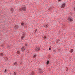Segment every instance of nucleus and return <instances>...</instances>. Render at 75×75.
<instances>
[{
	"mask_svg": "<svg viewBox=\"0 0 75 75\" xmlns=\"http://www.w3.org/2000/svg\"><path fill=\"white\" fill-rule=\"evenodd\" d=\"M65 5H66V3H63L62 5L60 6V7L62 8H65Z\"/></svg>",
	"mask_w": 75,
	"mask_h": 75,
	"instance_id": "nucleus-1",
	"label": "nucleus"
},
{
	"mask_svg": "<svg viewBox=\"0 0 75 75\" xmlns=\"http://www.w3.org/2000/svg\"><path fill=\"white\" fill-rule=\"evenodd\" d=\"M19 28V26L18 25H15L14 27V30H18Z\"/></svg>",
	"mask_w": 75,
	"mask_h": 75,
	"instance_id": "nucleus-2",
	"label": "nucleus"
},
{
	"mask_svg": "<svg viewBox=\"0 0 75 75\" xmlns=\"http://www.w3.org/2000/svg\"><path fill=\"white\" fill-rule=\"evenodd\" d=\"M67 20H68V21H69L70 22H71V23L73 21V20L71 18L69 17H68V18Z\"/></svg>",
	"mask_w": 75,
	"mask_h": 75,
	"instance_id": "nucleus-3",
	"label": "nucleus"
},
{
	"mask_svg": "<svg viewBox=\"0 0 75 75\" xmlns=\"http://www.w3.org/2000/svg\"><path fill=\"white\" fill-rule=\"evenodd\" d=\"M21 8L22 10V11H26V8L25 7L23 6H22Z\"/></svg>",
	"mask_w": 75,
	"mask_h": 75,
	"instance_id": "nucleus-4",
	"label": "nucleus"
},
{
	"mask_svg": "<svg viewBox=\"0 0 75 75\" xmlns=\"http://www.w3.org/2000/svg\"><path fill=\"white\" fill-rule=\"evenodd\" d=\"M10 12L11 13H13L14 11V9L12 8H11L10 9Z\"/></svg>",
	"mask_w": 75,
	"mask_h": 75,
	"instance_id": "nucleus-5",
	"label": "nucleus"
},
{
	"mask_svg": "<svg viewBox=\"0 0 75 75\" xmlns=\"http://www.w3.org/2000/svg\"><path fill=\"white\" fill-rule=\"evenodd\" d=\"M40 50V47H37L36 48L35 50H36V51H39Z\"/></svg>",
	"mask_w": 75,
	"mask_h": 75,
	"instance_id": "nucleus-6",
	"label": "nucleus"
},
{
	"mask_svg": "<svg viewBox=\"0 0 75 75\" xmlns=\"http://www.w3.org/2000/svg\"><path fill=\"white\" fill-rule=\"evenodd\" d=\"M21 51H24V50H25V49L24 48V47H22L21 48Z\"/></svg>",
	"mask_w": 75,
	"mask_h": 75,
	"instance_id": "nucleus-7",
	"label": "nucleus"
},
{
	"mask_svg": "<svg viewBox=\"0 0 75 75\" xmlns=\"http://www.w3.org/2000/svg\"><path fill=\"white\" fill-rule=\"evenodd\" d=\"M21 25L22 26H24V25H25V23H24L23 22H22L21 23Z\"/></svg>",
	"mask_w": 75,
	"mask_h": 75,
	"instance_id": "nucleus-8",
	"label": "nucleus"
},
{
	"mask_svg": "<svg viewBox=\"0 0 75 75\" xmlns=\"http://www.w3.org/2000/svg\"><path fill=\"white\" fill-rule=\"evenodd\" d=\"M37 57V55L36 54L34 55L33 54V58H35Z\"/></svg>",
	"mask_w": 75,
	"mask_h": 75,
	"instance_id": "nucleus-9",
	"label": "nucleus"
},
{
	"mask_svg": "<svg viewBox=\"0 0 75 75\" xmlns=\"http://www.w3.org/2000/svg\"><path fill=\"white\" fill-rule=\"evenodd\" d=\"M25 45L26 47H27L28 46V43L25 44Z\"/></svg>",
	"mask_w": 75,
	"mask_h": 75,
	"instance_id": "nucleus-10",
	"label": "nucleus"
},
{
	"mask_svg": "<svg viewBox=\"0 0 75 75\" xmlns=\"http://www.w3.org/2000/svg\"><path fill=\"white\" fill-rule=\"evenodd\" d=\"M49 63H50V62L49 61V60H47L46 62V64L47 65H49Z\"/></svg>",
	"mask_w": 75,
	"mask_h": 75,
	"instance_id": "nucleus-11",
	"label": "nucleus"
},
{
	"mask_svg": "<svg viewBox=\"0 0 75 75\" xmlns=\"http://www.w3.org/2000/svg\"><path fill=\"white\" fill-rule=\"evenodd\" d=\"M0 55H1V56H2V57H3L4 56V54H3V53H1L0 54Z\"/></svg>",
	"mask_w": 75,
	"mask_h": 75,
	"instance_id": "nucleus-12",
	"label": "nucleus"
},
{
	"mask_svg": "<svg viewBox=\"0 0 75 75\" xmlns=\"http://www.w3.org/2000/svg\"><path fill=\"white\" fill-rule=\"evenodd\" d=\"M24 38V36H22L21 37V41H22L23 40Z\"/></svg>",
	"mask_w": 75,
	"mask_h": 75,
	"instance_id": "nucleus-13",
	"label": "nucleus"
},
{
	"mask_svg": "<svg viewBox=\"0 0 75 75\" xmlns=\"http://www.w3.org/2000/svg\"><path fill=\"white\" fill-rule=\"evenodd\" d=\"M39 73H43V71H40V70H39Z\"/></svg>",
	"mask_w": 75,
	"mask_h": 75,
	"instance_id": "nucleus-14",
	"label": "nucleus"
},
{
	"mask_svg": "<svg viewBox=\"0 0 75 75\" xmlns=\"http://www.w3.org/2000/svg\"><path fill=\"white\" fill-rule=\"evenodd\" d=\"M17 62H15L14 64V65H17Z\"/></svg>",
	"mask_w": 75,
	"mask_h": 75,
	"instance_id": "nucleus-15",
	"label": "nucleus"
},
{
	"mask_svg": "<svg viewBox=\"0 0 75 75\" xmlns=\"http://www.w3.org/2000/svg\"><path fill=\"white\" fill-rule=\"evenodd\" d=\"M16 53H17L18 54H20V51H17L16 52Z\"/></svg>",
	"mask_w": 75,
	"mask_h": 75,
	"instance_id": "nucleus-16",
	"label": "nucleus"
},
{
	"mask_svg": "<svg viewBox=\"0 0 75 75\" xmlns=\"http://www.w3.org/2000/svg\"><path fill=\"white\" fill-rule=\"evenodd\" d=\"M16 74H17V72H15L14 73H13L14 75H16Z\"/></svg>",
	"mask_w": 75,
	"mask_h": 75,
	"instance_id": "nucleus-17",
	"label": "nucleus"
},
{
	"mask_svg": "<svg viewBox=\"0 0 75 75\" xmlns=\"http://www.w3.org/2000/svg\"><path fill=\"white\" fill-rule=\"evenodd\" d=\"M6 72H7V69H5L4 71V73H6Z\"/></svg>",
	"mask_w": 75,
	"mask_h": 75,
	"instance_id": "nucleus-18",
	"label": "nucleus"
},
{
	"mask_svg": "<svg viewBox=\"0 0 75 75\" xmlns=\"http://www.w3.org/2000/svg\"><path fill=\"white\" fill-rule=\"evenodd\" d=\"M44 39H47V36H44Z\"/></svg>",
	"mask_w": 75,
	"mask_h": 75,
	"instance_id": "nucleus-19",
	"label": "nucleus"
},
{
	"mask_svg": "<svg viewBox=\"0 0 75 75\" xmlns=\"http://www.w3.org/2000/svg\"><path fill=\"white\" fill-rule=\"evenodd\" d=\"M19 10L20 11H23L22 10V9L21 8H20L19 9Z\"/></svg>",
	"mask_w": 75,
	"mask_h": 75,
	"instance_id": "nucleus-20",
	"label": "nucleus"
},
{
	"mask_svg": "<svg viewBox=\"0 0 75 75\" xmlns=\"http://www.w3.org/2000/svg\"><path fill=\"white\" fill-rule=\"evenodd\" d=\"M71 52H74V50H73V49H71Z\"/></svg>",
	"mask_w": 75,
	"mask_h": 75,
	"instance_id": "nucleus-21",
	"label": "nucleus"
},
{
	"mask_svg": "<svg viewBox=\"0 0 75 75\" xmlns=\"http://www.w3.org/2000/svg\"><path fill=\"white\" fill-rule=\"evenodd\" d=\"M38 70H39V71H42V70L41 69H40V68H39V69H38Z\"/></svg>",
	"mask_w": 75,
	"mask_h": 75,
	"instance_id": "nucleus-22",
	"label": "nucleus"
},
{
	"mask_svg": "<svg viewBox=\"0 0 75 75\" xmlns=\"http://www.w3.org/2000/svg\"><path fill=\"white\" fill-rule=\"evenodd\" d=\"M45 27H46V28H47V25H45L44 26Z\"/></svg>",
	"mask_w": 75,
	"mask_h": 75,
	"instance_id": "nucleus-23",
	"label": "nucleus"
},
{
	"mask_svg": "<svg viewBox=\"0 0 75 75\" xmlns=\"http://www.w3.org/2000/svg\"><path fill=\"white\" fill-rule=\"evenodd\" d=\"M74 11H75V6L74 7Z\"/></svg>",
	"mask_w": 75,
	"mask_h": 75,
	"instance_id": "nucleus-24",
	"label": "nucleus"
},
{
	"mask_svg": "<svg viewBox=\"0 0 75 75\" xmlns=\"http://www.w3.org/2000/svg\"><path fill=\"white\" fill-rule=\"evenodd\" d=\"M32 74H33V75H34V73L33 72H32Z\"/></svg>",
	"mask_w": 75,
	"mask_h": 75,
	"instance_id": "nucleus-25",
	"label": "nucleus"
},
{
	"mask_svg": "<svg viewBox=\"0 0 75 75\" xmlns=\"http://www.w3.org/2000/svg\"><path fill=\"white\" fill-rule=\"evenodd\" d=\"M66 68H67V69H66V71H67V70H68V68H67V67H66Z\"/></svg>",
	"mask_w": 75,
	"mask_h": 75,
	"instance_id": "nucleus-26",
	"label": "nucleus"
},
{
	"mask_svg": "<svg viewBox=\"0 0 75 75\" xmlns=\"http://www.w3.org/2000/svg\"><path fill=\"white\" fill-rule=\"evenodd\" d=\"M51 48H49V50H50H50H51Z\"/></svg>",
	"mask_w": 75,
	"mask_h": 75,
	"instance_id": "nucleus-27",
	"label": "nucleus"
},
{
	"mask_svg": "<svg viewBox=\"0 0 75 75\" xmlns=\"http://www.w3.org/2000/svg\"><path fill=\"white\" fill-rule=\"evenodd\" d=\"M61 1V0H58V1Z\"/></svg>",
	"mask_w": 75,
	"mask_h": 75,
	"instance_id": "nucleus-28",
	"label": "nucleus"
},
{
	"mask_svg": "<svg viewBox=\"0 0 75 75\" xmlns=\"http://www.w3.org/2000/svg\"><path fill=\"white\" fill-rule=\"evenodd\" d=\"M74 4H75V1H74Z\"/></svg>",
	"mask_w": 75,
	"mask_h": 75,
	"instance_id": "nucleus-29",
	"label": "nucleus"
},
{
	"mask_svg": "<svg viewBox=\"0 0 75 75\" xmlns=\"http://www.w3.org/2000/svg\"><path fill=\"white\" fill-rule=\"evenodd\" d=\"M37 30H36L35 31V32H37Z\"/></svg>",
	"mask_w": 75,
	"mask_h": 75,
	"instance_id": "nucleus-30",
	"label": "nucleus"
},
{
	"mask_svg": "<svg viewBox=\"0 0 75 75\" xmlns=\"http://www.w3.org/2000/svg\"><path fill=\"white\" fill-rule=\"evenodd\" d=\"M51 46H50L49 48H51Z\"/></svg>",
	"mask_w": 75,
	"mask_h": 75,
	"instance_id": "nucleus-31",
	"label": "nucleus"
}]
</instances>
